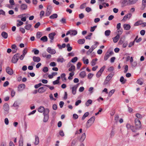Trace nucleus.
I'll return each instance as SVG.
<instances>
[{
	"instance_id": "nucleus-1",
	"label": "nucleus",
	"mask_w": 146,
	"mask_h": 146,
	"mask_svg": "<svg viewBox=\"0 0 146 146\" xmlns=\"http://www.w3.org/2000/svg\"><path fill=\"white\" fill-rule=\"evenodd\" d=\"M95 119L94 116H93L90 118L87 121L86 124V128H88L93 124Z\"/></svg>"
},
{
	"instance_id": "nucleus-2",
	"label": "nucleus",
	"mask_w": 146,
	"mask_h": 146,
	"mask_svg": "<svg viewBox=\"0 0 146 146\" xmlns=\"http://www.w3.org/2000/svg\"><path fill=\"white\" fill-rule=\"evenodd\" d=\"M20 55V54L19 53L15 54L12 58L11 60L12 62L13 63H16L18 60Z\"/></svg>"
},
{
	"instance_id": "nucleus-3",
	"label": "nucleus",
	"mask_w": 146,
	"mask_h": 146,
	"mask_svg": "<svg viewBox=\"0 0 146 146\" xmlns=\"http://www.w3.org/2000/svg\"><path fill=\"white\" fill-rule=\"evenodd\" d=\"M135 123L136 129H140L141 126V124L140 121L138 119H136L135 120Z\"/></svg>"
},
{
	"instance_id": "nucleus-4",
	"label": "nucleus",
	"mask_w": 146,
	"mask_h": 146,
	"mask_svg": "<svg viewBox=\"0 0 146 146\" xmlns=\"http://www.w3.org/2000/svg\"><path fill=\"white\" fill-rule=\"evenodd\" d=\"M113 74H109L106 77V78L104 82V85H106L107 84L108 82L111 79V78L113 77Z\"/></svg>"
},
{
	"instance_id": "nucleus-5",
	"label": "nucleus",
	"mask_w": 146,
	"mask_h": 146,
	"mask_svg": "<svg viewBox=\"0 0 146 146\" xmlns=\"http://www.w3.org/2000/svg\"><path fill=\"white\" fill-rule=\"evenodd\" d=\"M105 68V66H103L98 72L96 74V76L97 78H99L101 76V74L104 71Z\"/></svg>"
},
{
	"instance_id": "nucleus-6",
	"label": "nucleus",
	"mask_w": 146,
	"mask_h": 146,
	"mask_svg": "<svg viewBox=\"0 0 146 146\" xmlns=\"http://www.w3.org/2000/svg\"><path fill=\"white\" fill-rule=\"evenodd\" d=\"M52 7L51 6H48L45 13L46 16H48L50 15L52 12Z\"/></svg>"
},
{
	"instance_id": "nucleus-7",
	"label": "nucleus",
	"mask_w": 146,
	"mask_h": 146,
	"mask_svg": "<svg viewBox=\"0 0 146 146\" xmlns=\"http://www.w3.org/2000/svg\"><path fill=\"white\" fill-rule=\"evenodd\" d=\"M6 71L8 74L10 75H12L13 74V69L9 66L7 67Z\"/></svg>"
},
{
	"instance_id": "nucleus-8",
	"label": "nucleus",
	"mask_w": 146,
	"mask_h": 146,
	"mask_svg": "<svg viewBox=\"0 0 146 146\" xmlns=\"http://www.w3.org/2000/svg\"><path fill=\"white\" fill-rule=\"evenodd\" d=\"M56 35L55 33H50L48 35V37L50 39V42L52 43L53 42V40L54 38V36Z\"/></svg>"
},
{
	"instance_id": "nucleus-9",
	"label": "nucleus",
	"mask_w": 146,
	"mask_h": 146,
	"mask_svg": "<svg viewBox=\"0 0 146 146\" xmlns=\"http://www.w3.org/2000/svg\"><path fill=\"white\" fill-rule=\"evenodd\" d=\"M46 50L49 53L52 54H54L56 53L55 50L54 49H51L50 47H48Z\"/></svg>"
},
{
	"instance_id": "nucleus-10",
	"label": "nucleus",
	"mask_w": 146,
	"mask_h": 146,
	"mask_svg": "<svg viewBox=\"0 0 146 146\" xmlns=\"http://www.w3.org/2000/svg\"><path fill=\"white\" fill-rule=\"evenodd\" d=\"M25 85L24 84H21L19 85L18 87V91H22L25 88Z\"/></svg>"
},
{
	"instance_id": "nucleus-11",
	"label": "nucleus",
	"mask_w": 146,
	"mask_h": 146,
	"mask_svg": "<svg viewBox=\"0 0 146 146\" xmlns=\"http://www.w3.org/2000/svg\"><path fill=\"white\" fill-rule=\"evenodd\" d=\"M79 84L74 85L72 88V92L73 94L75 95L76 93V89L78 88Z\"/></svg>"
},
{
	"instance_id": "nucleus-12",
	"label": "nucleus",
	"mask_w": 146,
	"mask_h": 146,
	"mask_svg": "<svg viewBox=\"0 0 146 146\" xmlns=\"http://www.w3.org/2000/svg\"><path fill=\"white\" fill-rule=\"evenodd\" d=\"M132 16V15L131 13H129L128 14L125 15L122 21H125L127 19H129Z\"/></svg>"
},
{
	"instance_id": "nucleus-13",
	"label": "nucleus",
	"mask_w": 146,
	"mask_h": 146,
	"mask_svg": "<svg viewBox=\"0 0 146 146\" xmlns=\"http://www.w3.org/2000/svg\"><path fill=\"white\" fill-rule=\"evenodd\" d=\"M126 127L127 129H130L133 132H135V131L134 130V126L127 123L126 124Z\"/></svg>"
},
{
	"instance_id": "nucleus-14",
	"label": "nucleus",
	"mask_w": 146,
	"mask_h": 146,
	"mask_svg": "<svg viewBox=\"0 0 146 146\" xmlns=\"http://www.w3.org/2000/svg\"><path fill=\"white\" fill-rule=\"evenodd\" d=\"M27 8V5L26 4H23L20 6V9L21 10H26Z\"/></svg>"
},
{
	"instance_id": "nucleus-15",
	"label": "nucleus",
	"mask_w": 146,
	"mask_h": 146,
	"mask_svg": "<svg viewBox=\"0 0 146 146\" xmlns=\"http://www.w3.org/2000/svg\"><path fill=\"white\" fill-rule=\"evenodd\" d=\"M120 37V35L118 34L116 36L112 38L113 40V41L114 43L117 42L118 40Z\"/></svg>"
},
{
	"instance_id": "nucleus-16",
	"label": "nucleus",
	"mask_w": 146,
	"mask_h": 146,
	"mask_svg": "<svg viewBox=\"0 0 146 146\" xmlns=\"http://www.w3.org/2000/svg\"><path fill=\"white\" fill-rule=\"evenodd\" d=\"M40 60L39 57L34 56L33 57V60L34 62H38L40 61Z\"/></svg>"
},
{
	"instance_id": "nucleus-17",
	"label": "nucleus",
	"mask_w": 146,
	"mask_h": 146,
	"mask_svg": "<svg viewBox=\"0 0 146 146\" xmlns=\"http://www.w3.org/2000/svg\"><path fill=\"white\" fill-rule=\"evenodd\" d=\"M123 27L124 30H129L131 28L130 25L128 24H124L123 25Z\"/></svg>"
},
{
	"instance_id": "nucleus-18",
	"label": "nucleus",
	"mask_w": 146,
	"mask_h": 146,
	"mask_svg": "<svg viewBox=\"0 0 146 146\" xmlns=\"http://www.w3.org/2000/svg\"><path fill=\"white\" fill-rule=\"evenodd\" d=\"M146 6V0H143L142 1V5L141 9L143 10Z\"/></svg>"
},
{
	"instance_id": "nucleus-19",
	"label": "nucleus",
	"mask_w": 146,
	"mask_h": 146,
	"mask_svg": "<svg viewBox=\"0 0 146 146\" xmlns=\"http://www.w3.org/2000/svg\"><path fill=\"white\" fill-rule=\"evenodd\" d=\"M3 108L5 111H7L9 109V107L8 104L7 103L3 105Z\"/></svg>"
},
{
	"instance_id": "nucleus-20",
	"label": "nucleus",
	"mask_w": 146,
	"mask_h": 146,
	"mask_svg": "<svg viewBox=\"0 0 146 146\" xmlns=\"http://www.w3.org/2000/svg\"><path fill=\"white\" fill-rule=\"evenodd\" d=\"M2 36L5 39L7 38L8 37V34L5 32H3L1 34Z\"/></svg>"
},
{
	"instance_id": "nucleus-21",
	"label": "nucleus",
	"mask_w": 146,
	"mask_h": 146,
	"mask_svg": "<svg viewBox=\"0 0 146 146\" xmlns=\"http://www.w3.org/2000/svg\"><path fill=\"white\" fill-rule=\"evenodd\" d=\"M79 75L80 77L82 78H83L85 77L86 76V72L85 71H83L81 72L80 74Z\"/></svg>"
},
{
	"instance_id": "nucleus-22",
	"label": "nucleus",
	"mask_w": 146,
	"mask_h": 146,
	"mask_svg": "<svg viewBox=\"0 0 146 146\" xmlns=\"http://www.w3.org/2000/svg\"><path fill=\"white\" fill-rule=\"evenodd\" d=\"M86 137V134L85 133H83L81 137L80 141L81 142H83L85 139Z\"/></svg>"
},
{
	"instance_id": "nucleus-23",
	"label": "nucleus",
	"mask_w": 146,
	"mask_h": 146,
	"mask_svg": "<svg viewBox=\"0 0 146 146\" xmlns=\"http://www.w3.org/2000/svg\"><path fill=\"white\" fill-rule=\"evenodd\" d=\"M120 81L122 84H124L126 82L127 80L126 79H124V77L123 76H121L120 79Z\"/></svg>"
},
{
	"instance_id": "nucleus-24",
	"label": "nucleus",
	"mask_w": 146,
	"mask_h": 146,
	"mask_svg": "<svg viewBox=\"0 0 146 146\" xmlns=\"http://www.w3.org/2000/svg\"><path fill=\"white\" fill-rule=\"evenodd\" d=\"M138 0H129L128 2V4L129 5H132L136 3Z\"/></svg>"
},
{
	"instance_id": "nucleus-25",
	"label": "nucleus",
	"mask_w": 146,
	"mask_h": 146,
	"mask_svg": "<svg viewBox=\"0 0 146 146\" xmlns=\"http://www.w3.org/2000/svg\"><path fill=\"white\" fill-rule=\"evenodd\" d=\"M23 140L22 137H21L19 141V146H23Z\"/></svg>"
},
{
	"instance_id": "nucleus-26",
	"label": "nucleus",
	"mask_w": 146,
	"mask_h": 146,
	"mask_svg": "<svg viewBox=\"0 0 146 146\" xmlns=\"http://www.w3.org/2000/svg\"><path fill=\"white\" fill-rule=\"evenodd\" d=\"M35 144L36 145H37L39 142V140L38 137L37 136H35Z\"/></svg>"
},
{
	"instance_id": "nucleus-27",
	"label": "nucleus",
	"mask_w": 146,
	"mask_h": 146,
	"mask_svg": "<svg viewBox=\"0 0 146 146\" xmlns=\"http://www.w3.org/2000/svg\"><path fill=\"white\" fill-rule=\"evenodd\" d=\"M41 41H42L43 42H46L48 40V38L46 36H44L41 38L40 39Z\"/></svg>"
},
{
	"instance_id": "nucleus-28",
	"label": "nucleus",
	"mask_w": 146,
	"mask_h": 146,
	"mask_svg": "<svg viewBox=\"0 0 146 146\" xmlns=\"http://www.w3.org/2000/svg\"><path fill=\"white\" fill-rule=\"evenodd\" d=\"M45 90L44 89V87H41L39 88L38 90V92L39 93H42L44 92Z\"/></svg>"
},
{
	"instance_id": "nucleus-29",
	"label": "nucleus",
	"mask_w": 146,
	"mask_h": 146,
	"mask_svg": "<svg viewBox=\"0 0 146 146\" xmlns=\"http://www.w3.org/2000/svg\"><path fill=\"white\" fill-rule=\"evenodd\" d=\"M70 35L74 36L77 33V32L76 30H70Z\"/></svg>"
},
{
	"instance_id": "nucleus-30",
	"label": "nucleus",
	"mask_w": 146,
	"mask_h": 146,
	"mask_svg": "<svg viewBox=\"0 0 146 146\" xmlns=\"http://www.w3.org/2000/svg\"><path fill=\"white\" fill-rule=\"evenodd\" d=\"M143 22L142 21H139L136 22L134 24L135 26H137L141 24L143 25Z\"/></svg>"
},
{
	"instance_id": "nucleus-31",
	"label": "nucleus",
	"mask_w": 146,
	"mask_h": 146,
	"mask_svg": "<svg viewBox=\"0 0 146 146\" xmlns=\"http://www.w3.org/2000/svg\"><path fill=\"white\" fill-rule=\"evenodd\" d=\"M38 110L39 112L42 113L44 110V108L42 106H41L38 108Z\"/></svg>"
},
{
	"instance_id": "nucleus-32",
	"label": "nucleus",
	"mask_w": 146,
	"mask_h": 146,
	"mask_svg": "<svg viewBox=\"0 0 146 146\" xmlns=\"http://www.w3.org/2000/svg\"><path fill=\"white\" fill-rule=\"evenodd\" d=\"M85 42V39L84 38L82 39H80L78 40V42L80 44H82Z\"/></svg>"
},
{
	"instance_id": "nucleus-33",
	"label": "nucleus",
	"mask_w": 146,
	"mask_h": 146,
	"mask_svg": "<svg viewBox=\"0 0 146 146\" xmlns=\"http://www.w3.org/2000/svg\"><path fill=\"white\" fill-rule=\"evenodd\" d=\"M49 110L48 108L44 109L43 114L44 115H48Z\"/></svg>"
},
{
	"instance_id": "nucleus-34",
	"label": "nucleus",
	"mask_w": 146,
	"mask_h": 146,
	"mask_svg": "<svg viewBox=\"0 0 146 146\" xmlns=\"http://www.w3.org/2000/svg\"><path fill=\"white\" fill-rule=\"evenodd\" d=\"M58 17V15L56 14H54L50 16L49 18L50 19L56 18Z\"/></svg>"
},
{
	"instance_id": "nucleus-35",
	"label": "nucleus",
	"mask_w": 146,
	"mask_h": 146,
	"mask_svg": "<svg viewBox=\"0 0 146 146\" xmlns=\"http://www.w3.org/2000/svg\"><path fill=\"white\" fill-rule=\"evenodd\" d=\"M44 115V118L43 121L45 122H46L49 118V115Z\"/></svg>"
},
{
	"instance_id": "nucleus-36",
	"label": "nucleus",
	"mask_w": 146,
	"mask_h": 146,
	"mask_svg": "<svg viewBox=\"0 0 146 146\" xmlns=\"http://www.w3.org/2000/svg\"><path fill=\"white\" fill-rule=\"evenodd\" d=\"M75 70V67L74 65H72L69 68L68 70L69 71L73 72L72 71H74Z\"/></svg>"
},
{
	"instance_id": "nucleus-37",
	"label": "nucleus",
	"mask_w": 146,
	"mask_h": 146,
	"mask_svg": "<svg viewBox=\"0 0 146 146\" xmlns=\"http://www.w3.org/2000/svg\"><path fill=\"white\" fill-rule=\"evenodd\" d=\"M32 25L31 24H28L25 27V28L26 30H29L30 29Z\"/></svg>"
},
{
	"instance_id": "nucleus-38",
	"label": "nucleus",
	"mask_w": 146,
	"mask_h": 146,
	"mask_svg": "<svg viewBox=\"0 0 146 146\" xmlns=\"http://www.w3.org/2000/svg\"><path fill=\"white\" fill-rule=\"evenodd\" d=\"M92 103V100H91L89 99L86 102L85 105L87 106H89V104H91Z\"/></svg>"
},
{
	"instance_id": "nucleus-39",
	"label": "nucleus",
	"mask_w": 146,
	"mask_h": 146,
	"mask_svg": "<svg viewBox=\"0 0 146 146\" xmlns=\"http://www.w3.org/2000/svg\"><path fill=\"white\" fill-rule=\"evenodd\" d=\"M89 115V113L88 112H87L85 113L82 118V120H83L86 117H87Z\"/></svg>"
},
{
	"instance_id": "nucleus-40",
	"label": "nucleus",
	"mask_w": 146,
	"mask_h": 146,
	"mask_svg": "<svg viewBox=\"0 0 146 146\" xmlns=\"http://www.w3.org/2000/svg\"><path fill=\"white\" fill-rule=\"evenodd\" d=\"M111 33V31L110 30H108L106 31L105 32V35L108 36H109Z\"/></svg>"
},
{
	"instance_id": "nucleus-41",
	"label": "nucleus",
	"mask_w": 146,
	"mask_h": 146,
	"mask_svg": "<svg viewBox=\"0 0 146 146\" xmlns=\"http://www.w3.org/2000/svg\"><path fill=\"white\" fill-rule=\"evenodd\" d=\"M66 47L67 48V50L68 51L70 52L72 50V47L70 46V44H67Z\"/></svg>"
},
{
	"instance_id": "nucleus-42",
	"label": "nucleus",
	"mask_w": 146,
	"mask_h": 146,
	"mask_svg": "<svg viewBox=\"0 0 146 146\" xmlns=\"http://www.w3.org/2000/svg\"><path fill=\"white\" fill-rule=\"evenodd\" d=\"M115 92V90L114 89H113L111 90L109 93L108 96L111 97L112 95Z\"/></svg>"
},
{
	"instance_id": "nucleus-43",
	"label": "nucleus",
	"mask_w": 146,
	"mask_h": 146,
	"mask_svg": "<svg viewBox=\"0 0 146 146\" xmlns=\"http://www.w3.org/2000/svg\"><path fill=\"white\" fill-rule=\"evenodd\" d=\"M141 79V78L138 79L137 81V83L140 85H142L143 84V82Z\"/></svg>"
},
{
	"instance_id": "nucleus-44",
	"label": "nucleus",
	"mask_w": 146,
	"mask_h": 146,
	"mask_svg": "<svg viewBox=\"0 0 146 146\" xmlns=\"http://www.w3.org/2000/svg\"><path fill=\"white\" fill-rule=\"evenodd\" d=\"M42 36L41 33L40 32H38L36 34V37L38 38H40Z\"/></svg>"
},
{
	"instance_id": "nucleus-45",
	"label": "nucleus",
	"mask_w": 146,
	"mask_h": 146,
	"mask_svg": "<svg viewBox=\"0 0 146 146\" xmlns=\"http://www.w3.org/2000/svg\"><path fill=\"white\" fill-rule=\"evenodd\" d=\"M17 21L19 23H17V27L23 25V22L21 21L20 20H17Z\"/></svg>"
},
{
	"instance_id": "nucleus-46",
	"label": "nucleus",
	"mask_w": 146,
	"mask_h": 146,
	"mask_svg": "<svg viewBox=\"0 0 146 146\" xmlns=\"http://www.w3.org/2000/svg\"><path fill=\"white\" fill-rule=\"evenodd\" d=\"M60 22L63 24H65L66 23V19L65 18H62L61 20H60Z\"/></svg>"
},
{
	"instance_id": "nucleus-47",
	"label": "nucleus",
	"mask_w": 146,
	"mask_h": 146,
	"mask_svg": "<svg viewBox=\"0 0 146 146\" xmlns=\"http://www.w3.org/2000/svg\"><path fill=\"white\" fill-rule=\"evenodd\" d=\"M136 116L139 119H141L143 117L142 115L138 113H137L136 114Z\"/></svg>"
},
{
	"instance_id": "nucleus-48",
	"label": "nucleus",
	"mask_w": 146,
	"mask_h": 146,
	"mask_svg": "<svg viewBox=\"0 0 146 146\" xmlns=\"http://www.w3.org/2000/svg\"><path fill=\"white\" fill-rule=\"evenodd\" d=\"M78 60V58L77 57H75L73 58L71 60V62L72 63L76 62Z\"/></svg>"
},
{
	"instance_id": "nucleus-49",
	"label": "nucleus",
	"mask_w": 146,
	"mask_h": 146,
	"mask_svg": "<svg viewBox=\"0 0 146 146\" xmlns=\"http://www.w3.org/2000/svg\"><path fill=\"white\" fill-rule=\"evenodd\" d=\"M57 61L58 62H61L62 63L64 61V59L63 58H58L57 60Z\"/></svg>"
},
{
	"instance_id": "nucleus-50",
	"label": "nucleus",
	"mask_w": 146,
	"mask_h": 146,
	"mask_svg": "<svg viewBox=\"0 0 146 146\" xmlns=\"http://www.w3.org/2000/svg\"><path fill=\"white\" fill-rule=\"evenodd\" d=\"M86 3H84L82 4L80 6V9H84L86 7Z\"/></svg>"
},
{
	"instance_id": "nucleus-51",
	"label": "nucleus",
	"mask_w": 146,
	"mask_h": 146,
	"mask_svg": "<svg viewBox=\"0 0 146 146\" xmlns=\"http://www.w3.org/2000/svg\"><path fill=\"white\" fill-rule=\"evenodd\" d=\"M42 71L44 73L47 72L48 71V68L47 67H44L42 70Z\"/></svg>"
},
{
	"instance_id": "nucleus-52",
	"label": "nucleus",
	"mask_w": 146,
	"mask_h": 146,
	"mask_svg": "<svg viewBox=\"0 0 146 146\" xmlns=\"http://www.w3.org/2000/svg\"><path fill=\"white\" fill-rule=\"evenodd\" d=\"M82 60L84 62V64H88L89 62H88V59H86L85 60L84 58H83L82 59Z\"/></svg>"
},
{
	"instance_id": "nucleus-53",
	"label": "nucleus",
	"mask_w": 146,
	"mask_h": 146,
	"mask_svg": "<svg viewBox=\"0 0 146 146\" xmlns=\"http://www.w3.org/2000/svg\"><path fill=\"white\" fill-rule=\"evenodd\" d=\"M110 56V55L106 53L104 56V60H107Z\"/></svg>"
},
{
	"instance_id": "nucleus-54",
	"label": "nucleus",
	"mask_w": 146,
	"mask_h": 146,
	"mask_svg": "<svg viewBox=\"0 0 146 146\" xmlns=\"http://www.w3.org/2000/svg\"><path fill=\"white\" fill-rule=\"evenodd\" d=\"M92 35V33H90L88 35L85 37L86 38V39H88L89 40H90L91 39L90 37Z\"/></svg>"
},
{
	"instance_id": "nucleus-55",
	"label": "nucleus",
	"mask_w": 146,
	"mask_h": 146,
	"mask_svg": "<svg viewBox=\"0 0 146 146\" xmlns=\"http://www.w3.org/2000/svg\"><path fill=\"white\" fill-rule=\"evenodd\" d=\"M42 84L41 83H40L38 84L35 85V88L37 89L39 87L42 86Z\"/></svg>"
},
{
	"instance_id": "nucleus-56",
	"label": "nucleus",
	"mask_w": 146,
	"mask_h": 146,
	"mask_svg": "<svg viewBox=\"0 0 146 146\" xmlns=\"http://www.w3.org/2000/svg\"><path fill=\"white\" fill-rule=\"evenodd\" d=\"M44 14V12L43 11H41L40 13V18H41L42 16H43Z\"/></svg>"
},
{
	"instance_id": "nucleus-57",
	"label": "nucleus",
	"mask_w": 146,
	"mask_h": 146,
	"mask_svg": "<svg viewBox=\"0 0 146 146\" xmlns=\"http://www.w3.org/2000/svg\"><path fill=\"white\" fill-rule=\"evenodd\" d=\"M50 65L53 67H54L56 66V64L54 62H52L50 63Z\"/></svg>"
},
{
	"instance_id": "nucleus-58",
	"label": "nucleus",
	"mask_w": 146,
	"mask_h": 146,
	"mask_svg": "<svg viewBox=\"0 0 146 146\" xmlns=\"http://www.w3.org/2000/svg\"><path fill=\"white\" fill-rule=\"evenodd\" d=\"M27 48H25L23 51V54L25 55L27 53Z\"/></svg>"
},
{
	"instance_id": "nucleus-59",
	"label": "nucleus",
	"mask_w": 146,
	"mask_h": 146,
	"mask_svg": "<svg viewBox=\"0 0 146 146\" xmlns=\"http://www.w3.org/2000/svg\"><path fill=\"white\" fill-rule=\"evenodd\" d=\"M76 142V140L74 139L72 142L71 146H74Z\"/></svg>"
},
{
	"instance_id": "nucleus-60",
	"label": "nucleus",
	"mask_w": 146,
	"mask_h": 146,
	"mask_svg": "<svg viewBox=\"0 0 146 146\" xmlns=\"http://www.w3.org/2000/svg\"><path fill=\"white\" fill-rule=\"evenodd\" d=\"M81 100H78L75 103V105L76 106H78L79 104L81 103Z\"/></svg>"
},
{
	"instance_id": "nucleus-61",
	"label": "nucleus",
	"mask_w": 146,
	"mask_h": 146,
	"mask_svg": "<svg viewBox=\"0 0 146 146\" xmlns=\"http://www.w3.org/2000/svg\"><path fill=\"white\" fill-rule=\"evenodd\" d=\"M40 22H38L35 25L34 27L35 28H37L40 25Z\"/></svg>"
},
{
	"instance_id": "nucleus-62",
	"label": "nucleus",
	"mask_w": 146,
	"mask_h": 146,
	"mask_svg": "<svg viewBox=\"0 0 146 146\" xmlns=\"http://www.w3.org/2000/svg\"><path fill=\"white\" fill-rule=\"evenodd\" d=\"M131 64L132 66L134 67H135L137 65V62H134L131 63Z\"/></svg>"
},
{
	"instance_id": "nucleus-63",
	"label": "nucleus",
	"mask_w": 146,
	"mask_h": 146,
	"mask_svg": "<svg viewBox=\"0 0 146 146\" xmlns=\"http://www.w3.org/2000/svg\"><path fill=\"white\" fill-rule=\"evenodd\" d=\"M5 15V12L2 9H0V15Z\"/></svg>"
},
{
	"instance_id": "nucleus-64",
	"label": "nucleus",
	"mask_w": 146,
	"mask_h": 146,
	"mask_svg": "<svg viewBox=\"0 0 146 146\" xmlns=\"http://www.w3.org/2000/svg\"><path fill=\"white\" fill-rule=\"evenodd\" d=\"M84 17V15L83 13L80 14L79 15V17L80 19H82Z\"/></svg>"
}]
</instances>
